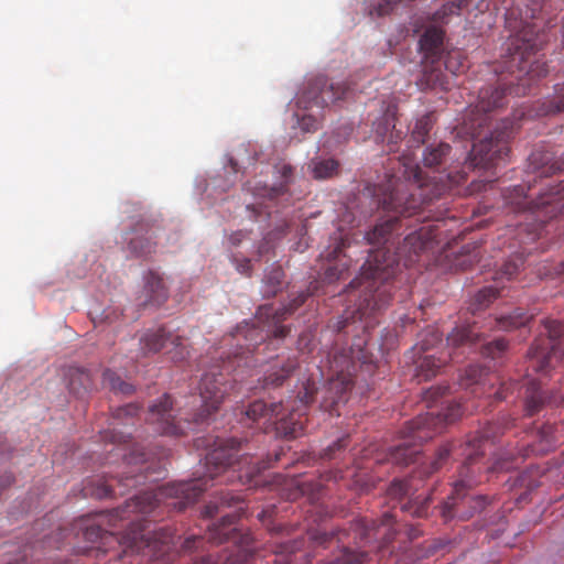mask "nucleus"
Wrapping results in <instances>:
<instances>
[{
    "label": "nucleus",
    "instance_id": "obj_48",
    "mask_svg": "<svg viewBox=\"0 0 564 564\" xmlns=\"http://www.w3.org/2000/svg\"><path fill=\"white\" fill-rule=\"evenodd\" d=\"M390 128L394 129V117L392 113L387 112L383 117V122L376 123V134L384 141Z\"/></svg>",
    "mask_w": 564,
    "mask_h": 564
},
{
    "label": "nucleus",
    "instance_id": "obj_59",
    "mask_svg": "<svg viewBox=\"0 0 564 564\" xmlns=\"http://www.w3.org/2000/svg\"><path fill=\"white\" fill-rule=\"evenodd\" d=\"M399 139H401V132H395V134H394L393 131H390L389 139H388L389 143L397 144Z\"/></svg>",
    "mask_w": 564,
    "mask_h": 564
},
{
    "label": "nucleus",
    "instance_id": "obj_58",
    "mask_svg": "<svg viewBox=\"0 0 564 564\" xmlns=\"http://www.w3.org/2000/svg\"><path fill=\"white\" fill-rule=\"evenodd\" d=\"M541 436L545 440L547 447L551 446L554 443V438L552 436V426H544L541 431Z\"/></svg>",
    "mask_w": 564,
    "mask_h": 564
},
{
    "label": "nucleus",
    "instance_id": "obj_42",
    "mask_svg": "<svg viewBox=\"0 0 564 564\" xmlns=\"http://www.w3.org/2000/svg\"><path fill=\"white\" fill-rule=\"evenodd\" d=\"M84 538L90 542L100 540L102 545H106L110 542H118V539L115 536V534L104 530L99 524H90L86 527L84 531Z\"/></svg>",
    "mask_w": 564,
    "mask_h": 564
},
{
    "label": "nucleus",
    "instance_id": "obj_18",
    "mask_svg": "<svg viewBox=\"0 0 564 564\" xmlns=\"http://www.w3.org/2000/svg\"><path fill=\"white\" fill-rule=\"evenodd\" d=\"M523 264L524 259L522 254L507 260L492 278L496 285L485 286L477 292L470 305L471 310L480 311L488 307L489 304L500 295L499 284L505 280L510 281L514 278L523 268Z\"/></svg>",
    "mask_w": 564,
    "mask_h": 564
},
{
    "label": "nucleus",
    "instance_id": "obj_3",
    "mask_svg": "<svg viewBox=\"0 0 564 564\" xmlns=\"http://www.w3.org/2000/svg\"><path fill=\"white\" fill-rule=\"evenodd\" d=\"M241 443L234 440L217 438L214 448L205 457L206 474L203 477L186 481L169 482L155 489L147 490L126 501L124 506L112 511L111 517L127 520L131 513L149 514L161 505L176 511H183L195 503L207 490L208 482L214 479L234 481L235 474L243 484H257L254 478L272 466V460L249 462L248 457L238 458Z\"/></svg>",
    "mask_w": 564,
    "mask_h": 564
},
{
    "label": "nucleus",
    "instance_id": "obj_20",
    "mask_svg": "<svg viewBox=\"0 0 564 564\" xmlns=\"http://www.w3.org/2000/svg\"><path fill=\"white\" fill-rule=\"evenodd\" d=\"M347 91L346 84H329L326 77L317 76L308 83L299 101L323 108L344 98Z\"/></svg>",
    "mask_w": 564,
    "mask_h": 564
},
{
    "label": "nucleus",
    "instance_id": "obj_21",
    "mask_svg": "<svg viewBox=\"0 0 564 564\" xmlns=\"http://www.w3.org/2000/svg\"><path fill=\"white\" fill-rule=\"evenodd\" d=\"M127 237L129 251L138 258H149L156 251L158 229L141 221Z\"/></svg>",
    "mask_w": 564,
    "mask_h": 564
},
{
    "label": "nucleus",
    "instance_id": "obj_57",
    "mask_svg": "<svg viewBox=\"0 0 564 564\" xmlns=\"http://www.w3.org/2000/svg\"><path fill=\"white\" fill-rule=\"evenodd\" d=\"M249 236V232L248 231H243V230H238V231H235L232 232L230 236H229V241L232 246L237 247L239 246V243L247 239Z\"/></svg>",
    "mask_w": 564,
    "mask_h": 564
},
{
    "label": "nucleus",
    "instance_id": "obj_52",
    "mask_svg": "<svg viewBox=\"0 0 564 564\" xmlns=\"http://www.w3.org/2000/svg\"><path fill=\"white\" fill-rule=\"evenodd\" d=\"M203 541H204V538H202L199 535H189L184 540V542L182 544V549L185 552L192 551L194 549H198L202 545Z\"/></svg>",
    "mask_w": 564,
    "mask_h": 564
},
{
    "label": "nucleus",
    "instance_id": "obj_8",
    "mask_svg": "<svg viewBox=\"0 0 564 564\" xmlns=\"http://www.w3.org/2000/svg\"><path fill=\"white\" fill-rule=\"evenodd\" d=\"M464 413L460 403H451L442 412L420 414L408 422L402 431L403 441L391 448L388 459L395 465H409L416 460L420 445L438 432V425L454 423Z\"/></svg>",
    "mask_w": 564,
    "mask_h": 564
},
{
    "label": "nucleus",
    "instance_id": "obj_35",
    "mask_svg": "<svg viewBox=\"0 0 564 564\" xmlns=\"http://www.w3.org/2000/svg\"><path fill=\"white\" fill-rule=\"evenodd\" d=\"M444 31L435 25L425 30L420 39V46L430 55H437L443 45Z\"/></svg>",
    "mask_w": 564,
    "mask_h": 564
},
{
    "label": "nucleus",
    "instance_id": "obj_47",
    "mask_svg": "<svg viewBox=\"0 0 564 564\" xmlns=\"http://www.w3.org/2000/svg\"><path fill=\"white\" fill-rule=\"evenodd\" d=\"M430 503V498H425L422 501L417 502H409L401 507L402 510L410 512L412 516L422 518L427 514V507Z\"/></svg>",
    "mask_w": 564,
    "mask_h": 564
},
{
    "label": "nucleus",
    "instance_id": "obj_25",
    "mask_svg": "<svg viewBox=\"0 0 564 564\" xmlns=\"http://www.w3.org/2000/svg\"><path fill=\"white\" fill-rule=\"evenodd\" d=\"M417 358L414 360L416 364L415 376L420 380H430L435 377L438 371L448 362L452 358L451 352L442 351L440 356L436 354L416 355Z\"/></svg>",
    "mask_w": 564,
    "mask_h": 564
},
{
    "label": "nucleus",
    "instance_id": "obj_7",
    "mask_svg": "<svg viewBox=\"0 0 564 564\" xmlns=\"http://www.w3.org/2000/svg\"><path fill=\"white\" fill-rule=\"evenodd\" d=\"M315 393V382L307 380L302 384L295 399L288 402L286 406L283 402L268 405L262 400H257L249 404L246 415L253 422L264 419L265 423L275 425L279 435L285 438H296L304 433L305 410L313 401Z\"/></svg>",
    "mask_w": 564,
    "mask_h": 564
},
{
    "label": "nucleus",
    "instance_id": "obj_28",
    "mask_svg": "<svg viewBox=\"0 0 564 564\" xmlns=\"http://www.w3.org/2000/svg\"><path fill=\"white\" fill-rule=\"evenodd\" d=\"M303 541H288L279 545L275 564H307V554L301 552Z\"/></svg>",
    "mask_w": 564,
    "mask_h": 564
},
{
    "label": "nucleus",
    "instance_id": "obj_4",
    "mask_svg": "<svg viewBox=\"0 0 564 564\" xmlns=\"http://www.w3.org/2000/svg\"><path fill=\"white\" fill-rule=\"evenodd\" d=\"M318 285V281L311 282L307 290L301 292L288 306L276 310L272 305L261 306L256 321L245 322L237 326L232 337L237 340L239 348L232 355H228L221 364L213 365L203 375L199 383L200 406L192 414L193 422L204 421L218 410L225 397L234 388L232 380L228 378L230 371L235 370L236 365L240 366L242 360L245 365H249L248 354H251L258 345L270 337L284 338L288 336L290 328L281 325V322L303 305L308 296L317 294Z\"/></svg>",
    "mask_w": 564,
    "mask_h": 564
},
{
    "label": "nucleus",
    "instance_id": "obj_9",
    "mask_svg": "<svg viewBox=\"0 0 564 564\" xmlns=\"http://www.w3.org/2000/svg\"><path fill=\"white\" fill-rule=\"evenodd\" d=\"M506 206L514 213L530 212L536 215L532 229L527 234L525 239L520 242L534 241L540 236V231L546 223L557 214L564 212V181L556 185H549L546 189L539 194L535 200H529L525 188L522 185L508 188L502 194Z\"/></svg>",
    "mask_w": 564,
    "mask_h": 564
},
{
    "label": "nucleus",
    "instance_id": "obj_29",
    "mask_svg": "<svg viewBox=\"0 0 564 564\" xmlns=\"http://www.w3.org/2000/svg\"><path fill=\"white\" fill-rule=\"evenodd\" d=\"M193 564H253V562L250 551L239 547L235 552L217 560L213 555L197 557Z\"/></svg>",
    "mask_w": 564,
    "mask_h": 564
},
{
    "label": "nucleus",
    "instance_id": "obj_43",
    "mask_svg": "<svg viewBox=\"0 0 564 564\" xmlns=\"http://www.w3.org/2000/svg\"><path fill=\"white\" fill-rule=\"evenodd\" d=\"M481 378L482 370L477 366H469L465 370V377L462 379L460 384L466 389L471 388V393L479 395Z\"/></svg>",
    "mask_w": 564,
    "mask_h": 564
},
{
    "label": "nucleus",
    "instance_id": "obj_19",
    "mask_svg": "<svg viewBox=\"0 0 564 564\" xmlns=\"http://www.w3.org/2000/svg\"><path fill=\"white\" fill-rule=\"evenodd\" d=\"M544 333L547 335L549 344L540 345L538 340L530 349V367L535 372H546L550 367V358L555 350L558 339L564 335V324L556 319L543 321Z\"/></svg>",
    "mask_w": 564,
    "mask_h": 564
},
{
    "label": "nucleus",
    "instance_id": "obj_45",
    "mask_svg": "<svg viewBox=\"0 0 564 564\" xmlns=\"http://www.w3.org/2000/svg\"><path fill=\"white\" fill-rule=\"evenodd\" d=\"M508 343L503 338H497L482 346L481 354L491 359H497L507 350Z\"/></svg>",
    "mask_w": 564,
    "mask_h": 564
},
{
    "label": "nucleus",
    "instance_id": "obj_60",
    "mask_svg": "<svg viewBox=\"0 0 564 564\" xmlns=\"http://www.w3.org/2000/svg\"><path fill=\"white\" fill-rule=\"evenodd\" d=\"M534 449L533 448H522L521 452H519V456H521L522 458L529 456L530 452H533Z\"/></svg>",
    "mask_w": 564,
    "mask_h": 564
},
{
    "label": "nucleus",
    "instance_id": "obj_44",
    "mask_svg": "<svg viewBox=\"0 0 564 564\" xmlns=\"http://www.w3.org/2000/svg\"><path fill=\"white\" fill-rule=\"evenodd\" d=\"M366 557L367 554L365 552H352L347 547H343L335 560L325 564H362Z\"/></svg>",
    "mask_w": 564,
    "mask_h": 564
},
{
    "label": "nucleus",
    "instance_id": "obj_55",
    "mask_svg": "<svg viewBox=\"0 0 564 564\" xmlns=\"http://www.w3.org/2000/svg\"><path fill=\"white\" fill-rule=\"evenodd\" d=\"M447 391L448 387H433L426 391V399L436 401L437 398L445 395Z\"/></svg>",
    "mask_w": 564,
    "mask_h": 564
},
{
    "label": "nucleus",
    "instance_id": "obj_53",
    "mask_svg": "<svg viewBox=\"0 0 564 564\" xmlns=\"http://www.w3.org/2000/svg\"><path fill=\"white\" fill-rule=\"evenodd\" d=\"M408 491H409L408 481L394 480L391 484L390 492L392 495L405 496V495H408Z\"/></svg>",
    "mask_w": 564,
    "mask_h": 564
},
{
    "label": "nucleus",
    "instance_id": "obj_38",
    "mask_svg": "<svg viewBox=\"0 0 564 564\" xmlns=\"http://www.w3.org/2000/svg\"><path fill=\"white\" fill-rule=\"evenodd\" d=\"M564 111V83L555 86L554 96L544 100L539 108V115L551 116Z\"/></svg>",
    "mask_w": 564,
    "mask_h": 564
},
{
    "label": "nucleus",
    "instance_id": "obj_6",
    "mask_svg": "<svg viewBox=\"0 0 564 564\" xmlns=\"http://www.w3.org/2000/svg\"><path fill=\"white\" fill-rule=\"evenodd\" d=\"M139 412L137 404L130 403L116 409L112 416L111 430L102 432L101 437L105 442L117 445L118 455H122L123 464L131 468L120 476H111L109 479L100 482L95 490H90L87 486L84 488L85 495H91L98 499L123 495L124 489L154 481L163 474L161 466L153 467V463H149L147 454L135 444H130V435L117 431V426L128 425Z\"/></svg>",
    "mask_w": 564,
    "mask_h": 564
},
{
    "label": "nucleus",
    "instance_id": "obj_22",
    "mask_svg": "<svg viewBox=\"0 0 564 564\" xmlns=\"http://www.w3.org/2000/svg\"><path fill=\"white\" fill-rule=\"evenodd\" d=\"M297 367L299 361L295 357H278L267 369L262 379V388L270 389L282 386Z\"/></svg>",
    "mask_w": 564,
    "mask_h": 564
},
{
    "label": "nucleus",
    "instance_id": "obj_64",
    "mask_svg": "<svg viewBox=\"0 0 564 564\" xmlns=\"http://www.w3.org/2000/svg\"><path fill=\"white\" fill-rule=\"evenodd\" d=\"M281 454H282V453H276V454L274 455V462L280 460V456H281Z\"/></svg>",
    "mask_w": 564,
    "mask_h": 564
},
{
    "label": "nucleus",
    "instance_id": "obj_11",
    "mask_svg": "<svg viewBox=\"0 0 564 564\" xmlns=\"http://www.w3.org/2000/svg\"><path fill=\"white\" fill-rule=\"evenodd\" d=\"M507 429V422L503 423H488L477 435L469 438L466 443L460 444L459 447L456 443H447L441 446L436 453L435 459L430 464L429 470L424 471L427 476L437 471L444 463L448 459L452 452L459 451L458 455L464 456V464L477 467L478 470L482 469L479 463L480 457L486 453L487 447H490L495 441L503 434Z\"/></svg>",
    "mask_w": 564,
    "mask_h": 564
},
{
    "label": "nucleus",
    "instance_id": "obj_15",
    "mask_svg": "<svg viewBox=\"0 0 564 564\" xmlns=\"http://www.w3.org/2000/svg\"><path fill=\"white\" fill-rule=\"evenodd\" d=\"M232 506L237 507L236 511L221 513L220 523L209 528L207 536L208 541L216 544H220L229 540L236 541L237 530L234 527V524L243 512L242 500L240 499L239 496L232 495L230 492H221L219 503L209 502L205 507V516L214 517L215 514L221 512L220 509Z\"/></svg>",
    "mask_w": 564,
    "mask_h": 564
},
{
    "label": "nucleus",
    "instance_id": "obj_1",
    "mask_svg": "<svg viewBox=\"0 0 564 564\" xmlns=\"http://www.w3.org/2000/svg\"><path fill=\"white\" fill-rule=\"evenodd\" d=\"M372 196L377 206L388 215L365 235L367 242L376 248L369 251L360 275L349 284L350 289H361L360 303L355 311L347 312V316L337 322L338 332L356 321L365 322V330L373 327L376 323L372 318L376 313L390 301L389 281L397 274L400 262H403L404 267L412 265L421 253L440 243L445 232V221L437 219L436 223L425 224L406 235L402 243L395 246V238L402 226L400 218L419 215L424 208L413 214L402 213V209L410 205L409 195L401 189V185L395 186L389 180L386 185H376Z\"/></svg>",
    "mask_w": 564,
    "mask_h": 564
},
{
    "label": "nucleus",
    "instance_id": "obj_62",
    "mask_svg": "<svg viewBox=\"0 0 564 564\" xmlns=\"http://www.w3.org/2000/svg\"><path fill=\"white\" fill-rule=\"evenodd\" d=\"M557 273L564 274V261L560 263Z\"/></svg>",
    "mask_w": 564,
    "mask_h": 564
},
{
    "label": "nucleus",
    "instance_id": "obj_37",
    "mask_svg": "<svg viewBox=\"0 0 564 564\" xmlns=\"http://www.w3.org/2000/svg\"><path fill=\"white\" fill-rule=\"evenodd\" d=\"M284 272L281 267H272L265 272L263 278V295L267 297L275 296L282 289Z\"/></svg>",
    "mask_w": 564,
    "mask_h": 564
},
{
    "label": "nucleus",
    "instance_id": "obj_32",
    "mask_svg": "<svg viewBox=\"0 0 564 564\" xmlns=\"http://www.w3.org/2000/svg\"><path fill=\"white\" fill-rule=\"evenodd\" d=\"M552 156L547 152L534 151L530 155V163L534 166V171L540 172L541 175H549L551 173H555L556 171L564 170V153L561 155L560 160L555 163H552L549 166Z\"/></svg>",
    "mask_w": 564,
    "mask_h": 564
},
{
    "label": "nucleus",
    "instance_id": "obj_27",
    "mask_svg": "<svg viewBox=\"0 0 564 564\" xmlns=\"http://www.w3.org/2000/svg\"><path fill=\"white\" fill-rule=\"evenodd\" d=\"M65 380L69 392L82 398L93 388L90 373L80 367H68L65 371Z\"/></svg>",
    "mask_w": 564,
    "mask_h": 564
},
{
    "label": "nucleus",
    "instance_id": "obj_26",
    "mask_svg": "<svg viewBox=\"0 0 564 564\" xmlns=\"http://www.w3.org/2000/svg\"><path fill=\"white\" fill-rule=\"evenodd\" d=\"M274 171L276 174H279L280 178L282 180L281 183L278 186H270V187L263 186L261 188H256L257 189V192L254 193L256 196L273 199V198L286 193L288 186L294 180L293 166L285 162H279L278 164H275Z\"/></svg>",
    "mask_w": 564,
    "mask_h": 564
},
{
    "label": "nucleus",
    "instance_id": "obj_13",
    "mask_svg": "<svg viewBox=\"0 0 564 564\" xmlns=\"http://www.w3.org/2000/svg\"><path fill=\"white\" fill-rule=\"evenodd\" d=\"M356 217L354 213L346 206L340 209L337 232L330 237V243L322 254L328 261H336L330 264L324 273V281L333 283L344 276L348 270L349 263L344 253L345 249L351 246V229Z\"/></svg>",
    "mask_w": 564,
    "mask_h": 564
},
{
    "label": "nucleus",
    "instance_id": "obj_2",
    "mask_svg": "<svg viewBox=\"0 0 564 564\" xmlns=\"http://www.w3.org/2000/svg\"><path fill=\"white\" fill-rule=\"evenodd\" d=\"M508 88L488 86L479 90L478 102L469 111L464 121V131L471 139L478 140L473 144L468 158L460 171H447V162L451 158L452 147L443 141L432 142L425 145L422 152L423 166L436 174H424L419 165L410 166L403 163L406 182L394 176L388 180L409 195L410 205L402 213L413 214L417 209L425 208L434 199L440 198L451 187L459 185L466 180V169H489L503 161L510 152L509 140L513 133V121L506 118L492 127L490 115L495 109L506 105Z\"/></svg>",
    "mask_w": 564,
    "mask_h": 564
},
{
    "label": "nucleus",
    "instance_id": "obj_12",
    "mask_svg": "<svg viewBox=\"0 0 564 564\" xmlns=\"http://www.w3.org/2000/svg\"><path fill=\"white\" fill-rule=\"evenodd\" d=\"M477 467L463 464L458 470V478L454 482L453 495L445 502L442 516L445 520L457 517L462 520L471 518L487 506L484 496H467L466 489L484 481Z\"/></svg>",
    "mask_w": 564,
    "mask_h": 564
},
{
    "label": "nucleus",
    "instance_id": "obj_61",
    "mask_svg": "<svg viewBox=\"0 0 564 564\" xmlns=\"http://www.w3.org/2000/svg\"><path fill=\"white\" fill-rule=\"evenodd\" d=\"M430 80H433L434 84H438L441 86L444 85V83L438 78V75H435V78H431Z\"/></svg>",
    "mask_w": 564,
    "mask_h": 564
},
{
    "label": "nucleus",
    "instance_id": "obj_41",
    "mask_svg": "<svg viewBox=\"0 0 564 564\" xmlns=\"http://www.w3.org/2000/svg\"><path fill=\"white\" fill-rule=\"evenodd\" d=\"M471 0H454L443 4V7L433 14V22L447 23V19L452 14H459L463 9L469 6Z\"/></svg>",
    "mask_w": 564,
    "mask_h": 564
},
{
    "label": "nucleus",
    "instance_id": "obj_16",
    "mask_svg": "<svg viewBox=\"0 0 564 564\" xmlns=\"http://www.w3.org/2000/svg\"><path fill=\"white\" fill-rule=\"evenodd\" d=\"M140 348L144 355L165 350L174 362L183 361L189 355L184 338L167 332L165 327L148 329L140 338Z\"/></svg>",
    "mask_w": 564,
    "mask_h": 564
},
{
    "label": "nucleus",
    "instance_id": "obj_46",
    "mask_svg": "<svg viewBox=\"0 0 564 564\" xmlns=\"http://www.w3.org/2000/svg\"><path fill=\"white\" fill-rule=\"evenodd\" d=\"M518 457L513 453H508L503 457H498L495 462L486 467L487 471H507L517 467Z\"/></svg>",
    "mask_w": 564,
    "mask_h": 564
},
{
    "label": "nucleus",
    "instance_id": "obj_36",
    "mask_svg": "<svg viewBox=\"0 0 564 564\" xmlns=\"http://www.w3.org/2000/svg\"><path fill=\"white\" fill-rule=\"evenodd\" d=\"M532 317V314L529 315L522 308H516L509 315H503L496 318L495 323L499 329L511 330L514 328L525 326Z\"/></svg>",
    "mask_w": 564,
    "mask_h": 564
},
{
    "label": "nucleus",
    "instance_id": "obj_49",
    "mask_svg": "<svg viewBox=\"0 0 564 564\" xmlns=\"http://www.w3.org/2000/svg\"><path fill=\"white\" fill-rule=\"evenodd\" d=\"M340 533L341 532H321V531H316L314 533H312L311 535V539L313 540V542L317 545H326V544H329L334 539L337 540V542H341V539H340Z\"/></svg>",
    "mask_w": 564,
    "mask_h": 564
},
{
    "label": "nucleus",
    "instance_id": "obj_34",
    "mask_svg": "<svg viewBox=\"0 0 564 564\" xmlns=\"http://www.w3.org/2000/svg\"><path fill=\"white\" fill-rule=\"evenodd\" d=\"M436 123L434 112H427L416 119L414 127L411 131V139L417 144H425L430 132Z\"/></svg>",
    "mask_w": 564,
    "mask_h": 564
},
{
    "label": "nucleus",
    "instance_id": "obj_24",
    "mask_svg": "<svg viewBox=\"0 0 564 564\" xmlns=\"http://www.w3.org/2000/svg\"><path fill=\"white\" fill-rule=\"evenodd\" d=\"M541 384V381L536 379H527L523 383V387H525L524 411L529 416L538 413L546 402L558 403L557 399L546 397V392L542 389Z\"/></svg>",
    "mask_w": 564,
    "mask_h": 564
},
{
    "label": "nucleus",
    "instance_id": "obj_40",
    "mask_svg": "<svg viewBox=\"0 0 564 564\" xmlns=\"http://www.w3.org/2000/svg\"><path fill=\"white\" fill-rule=\"evenodd\" d=\"M102 383L115 393L130 395L134 391L132 384L123 381L115 371L106 369L102 373Z\"/></svg>",
    "mask_w": 564,
    "mask_h": 564
},
{
    "label": "nucleus",
    "instance_id": "obj_10",
    "mask_svg": "<svg viewBox=\"0 0 564 564\" xmlns=\"http://www.w3.org/2000/svg\"><path fill=\"white\" fill-rule=\"evenodd\" d=\"M352 350H338L335 348L328 356L330 378L319 391V408L330 415H339V408L349 398L352 387L350 368L354 366Z\"/></svg>",
    "mask_w": 564,
    "mask_h": 564
},
{
    "label": "nucleus",
    "instance_id": "obj_39",
    "mask_svg": "<svg viewBox=\"0 0 564 564\" xmlns=\"http://www.w3.org/2000/svg\"><path fill=\"white\" fill-rule=\"evenodd\" d=\"M444 65L453 75L462 74L468 68L467 57L459 48H453L446 53Z\"/></svg>",
    "mask_w": 564,
    "mask_h": 564
},
{
    "label": "nucleus",
    "instance_id": "obj_51",
    "mask_svg": "<svg viewBox=\"0 0 564 564\" xmlns=\"http://www.w3.org/2000/svg\"><path fill=\"white\" fill-rule=\"evenodd\" d=\"M347 445H348V436L341 437V438L337 440L333 445L328 446L325 449L323 457L330 459V458H333L334 453L336 451H340V449L345 448Z\"/></svg>",
    "mask_w": 564,
    "mask_h": 564
},
{
    "label": "nucleus",
    "instance_id": "obj_63",
    "mask_svg": "<svg viewBox=\"0 0 564 564\" xmlns=\"http://www.w3.org/2000/svg\"><path fill=\"white\" fill-rule=\"evenodd\" d=\"M361 525H362V528H364V530H365V532H364V538H368V535H369V533H368V528H367V525L365 524V522H364V521H362Z\"/></svg>",
    "mask_w": 564,
    "mask_h": 564
},
{
    "label": "nucleus",
    "instance_id": "obj_14",
    "mask_svg": "<svg viewBox=\"0 0 564 564\" xmlns=\"http://www.w3.org/2000/svg\"><path fill=\"white\" fill-rule=\"evenodd\" d=\"M126 546L120 558H126L133 554H141L151 560L163 558L174 544V534L167 528H160L150 531L143 525L138 530H132L124 542Z\"/></svg>",
    "mask_w": 564,
    "mask_h": 564
},
{
    "label": "nucleus",
    "instance_id": "obj_50",
    "mask_svg": "<svg viewBox=\"0 0 564 564\" xmlns=\"http://www.w3.org/2000/svg\"><path fill=\"white\" fill-rule=\"evenodd\" d=\"M519 383L516 381H510L509 383H502L500 388L495 391V398L499 401L506 400L509 393L513 392L516 388H518Z\"/></svg>",
    "mask_w": 564,
    "mask_h": 564
},
{
    "label": "nucleus",
    "instance_id": "obj_54",
    "mask_svg": "<svg viewBox=\"0 0 564 564\" xmlns=\"http://www.w3.org/2000/svg\"><path fill=\"white\" fill-rule=\"evenodd\" d=\"M299 123L301 129L305 132L314 131L317 128V122L312 116H304Z\"/></svg>",
    "mask_w": 564,
    "mask_h": 564
},
{
    "label": "nucleus",
    "instance_id": "obj_56",
    "mask_svg": "<svg viewBox=\"0 0 564 564\" xmlns=\"http://www.w3.org/2000/svg\"><path fill=\"white\" fill-rule=\"evenodd\" d=\"M235 262H236V268L240 273L246 274V275L250 274V271H251L250 259H247V258H245L242 260L235 259Z\"/></svg>",
    "mask_w": 564,
    "mask_h": 564
},
{
    "label": "nucleus",
    "instance_id": "obj_23",
    "mask_svg": "<svg viewBox=\"0 0 564 564\" xmlns=\"http://www.w3.org/2000/svg\"><path fill=\"white\" fill-rule=\"evenodd\" d=\"M142 293L144 296L140 302L142 306H161L169 297V289L163 278L154 271H149L144 275Z\"/></svg>",
    "mask_w": 564,
    "mask_h": 564
},
{
    "label": "nucleus",
    "instance_id": "obj_31",
    "mask_svg": "<svg viewBox=\"0 0 564 564\" xmlns=\"http://www.w3.org/2000/svg\"><path fill=\"white\" fill-rule=\"evenodd\" d=\"M308 170L313 178L322 181L330 178L338 174L339 162L335 159H312L308 163Z\"/></svg>",
    "mask_w": 564,
    "mask_h": 564
},
{
    "label": "nucleus",
    "instance_id": "obj_30",
    "mask_svg": "<svg viewBox=\"0 0 564 564\" xmlns=\"http://www.w3.org/2000/svg\"><path fill=\"white\" fill-rule=\"evenodd\" d=\"M480 337L479 329L476 323L467 326H460L453 329L447 336V345L453 347H460L476 343Z\"/></svg>",
    "mask_w": 564,
    "mask_h": 564
},
{
    "label": "nucleus",
    "instance_id": "obj_17",
    "mask_svg": "<svg viewBox=\"0 0 564 564\" xmlns=\"http://www.w3.org/2000/svg\"><path fill=\"white\" fill-rule=\"evenodd\" d=\"M172 400L169 394H164L156 403L149 408L147 421L154 426V431L161 435L181 436L192 425L189 417L176 419L172 409Z\"/></svg>",
    "mask_w": 564,
    "mask_h": 564
},
{
    "label": "nucleus",
    "instance_id": "obj_5",
    "mask_svg": "<svg viewBox=\"0 0 564 564\" xmlns=\"http://www.w3.org/2000/svg\"><path fill=\"white\" fill-rule=\"evenodd\" d=\"M529 1L524 11L518 3L506 12V28L510 36L505 64L508 72L518 73L517 79L522 86H530L531 82L549 73L544 62L533 58L547 41L545 32L541 31L536 22L544 0Z\"/></svg>",
    "mask_w": 564,
    "mask_h": 564
},
{
    "label": "nucleus",
    "instance_id": "obj_33",
    "mask_svg": "<svg viewBox=\"0 0 564 564\" xmlns=\"http://www.w3.org/2000/svg\"><path fill=\"white\" fill-rule=\"evenodd\" d=\"M442 341V334L435 327H427L420 334L419 343L413 347L415 355L435 354L436 345Z\"/></svg>",
    "mask_w": 564,
    "mask_h": 564
}]
</instances>
